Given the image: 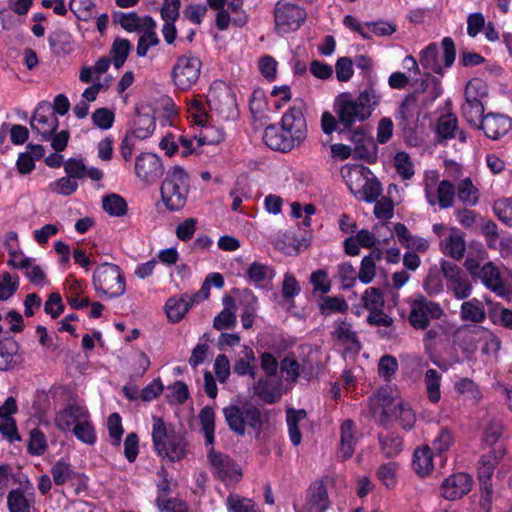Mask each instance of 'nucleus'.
I'll use <instances>...</instances> for the list:
<instances>
[{
	"mask_svg": "<svg viewBox=\"0 0 512 512\" xmlns=\"http://www.w3.org/2000/svg\"><path fill=\"white\" fill-rule=\"evenodd\" d=\"M201 432L207 447V458L212 473L226 485L235 484L242 477L241 468L227 455L216 452L213 448L215 441V412L214 409L206 406L201 409L199 415Z\"/></svg>",
	"mask_w": 512,
	"mask_h": 512,
	"instance_id": "obj_1",
	"label": "nucleus"
},
{
	"mask_svg": "<svg viewBox=\"0 0 512 512\" xmlns=\"http://www.w3.org/2000/svg\"><path fill=\"white\" fill-rule=\"evenodd\" d=\"M380 102V95L369 88L362 91L356 98L349 93L337 96L334 111L340 125L350 129L356 122H363L370 118Z\"/></svg>",
	"mask_w": 512,
	"mask_h": 512,
	"instance_id": "obj_2",
	"label": "nucleus"
},
{
	"mask_svg": "<svg viewBox=\"0 0 512 512\" xmlns=\"http://www.w3.org/2000/svg\"><path fill=\"white\" fill-rule=\"evenodd\" d=\"M152 441L156 453L174 462L186 455L187 443L183 436L168 427L162 418L153 416Z\"/></svg>",
	"mask_w": 512,
	"mask_h": 512,
	"instance_id": "obj_3",
	"label": "nucleus"
},
{
	"mask_svg": "<svg viewBox=\"0 0 512 512\" xmlns=\"http://www.w3.org/2000/svg\"><path fill=\"white\" fill-rule=\"evenodd\" d=\"M190 191L189 176L180 166L170 168L161 184V200L169 211H179L187 203Z\"/></svg>",
	"mask_w": 512,
	"mask_h": 512,
	"instance_id": "obj_4",
	"label": "nucleus"
},
{
	"mask_svg": "<svg viewBox=\"0 0 512 512\" xmlns=\"http://www.w3.org/2000/svg\"><path fill=\"white\" fill-rule=\"evenodd\" d=\"M223 414L229 428L238 435H244L247 429L257 434L261 431V411L252 404H230L223 408Z\"/></svg>",
	"mask_w": 512,
	"mask_h": 512,
	"instance_id": "obj_5",
	"label": "nucleus"
},
{
	"mask_svg": "<svg viewBox=\"0 0 512 512\" xmlns=\"http://www.w3.org/2000/svg\"><path fill=\"white\" fill-rule=\"evenodd\" d=\"M93 286L96 292L108 298L122 296L126 291V281L121 268L113 263H103L93 273Z\"/></svg>",
	"mask_w": 512,
	"mask_h": 512,
	"instance_id": "obj_6",
	"label": "nucleus"
},
{
	"mask_svg": "<svg viewBox=\"0 0 512 512\" xmlns=\"http://www.w3.org/2000/svg\"><path fill=\"white\" fill-rule=\"evenodd\" d=\"M206 103L210 112L222 120L234 119L237 116V103L231 88L224 82H214L207 94Z\"/></svg>",
	"mask_w": 512,
	"mask_h": 512,
	"instance_id": "obj_7",
	"label": "nucleus"
},
{
	"mask_svg": "<svg viewBox=\"0 0 512 512\" xmlns=\"http://www.w3.org/2000/svg\"><path fill=\"white\" fill-rule=\"evenodd\" d=\"M443 56L440 57L439 49L435 43L429 44L420 53V64L424 69L443 75L444 69L452 66L455 60V46L450 37L442 40Z\"/></svg>",
	"mask_w": 512,
	"mask_h": 512,
	"instance_id": "obj_8",
	"label": "nucleus"
},
{
	"mask_svg": "<svg viewBox=\"0 0 512 512\" xmlns=\"http://www.w3.org/2000/svg\"><path fill=\"white\" fill-rule=\"evenodd\" d=\"M487 94L485 84L478 79L469 81L465 88V103L462 105L463 117L471 125L478 126L484 118V106L481 98Z\"/></svg>",
	"mask_w": 512,
	"mask_h": 512,
	"instance_id": "obj_9",
	"label": "nucleus"
},
{
	"mask_svg": "<svg viewBox=\"0 0 512 512\" xmlns=\"http://www.w3.org/2000/svg\"><path fill=\"white\" fill-rule=\"evenodd\" d=\"M202 63L193 55H182L173 65L171 77L180 90L190 89L199 79Z\"/></svg>",
	"mask_w": 512,
	"mask_h": 512,
	"instance_id": "obj_10",
	"label": "nucleus"
},
{
	"mask_svg": "<svg viewBox=\"0 0 512 512\" xmlns=\"http://www.w3.org/2000/svg\"><path fill=\"white\" fill-rule=\"evenodd\" d=\"M306 12L300 6L280 0L274 8L275 29L278 33L296 31L304 23Z\"/></svg>",
	"mask_w": 512,
	"mask_h": 512,
	"instance_id": "obj_11",
	"label": "nucleus"
},
{
	"mask_svg": "<svg viewBox=\"0 0 512 512\" xmlns=\"http://www.w3.org/2000/svg\"><path fill=\"white\" fill-rule=\"evenodd\" d=\"M441 271L446 279L447 290L458 300L468 298L472 294V283L466 273L455 263L442 260Z\"/></svg>",
	"mask_w": 512,
	"mask_h": 512,
	"instance_id": "obj_12",
	"label": "nucleus"
},
{
	"mask_svg": "<svg viewBox=\"0 0 512 512\" xmlns=\"http://www.w3.org/2000/svg\"><path fill=\"white\" fill-rule=\"evenodd\" d=\"M442 315L443 310L437 302L416 295L411 302L409 322L414 328L423 330L431 319H439Z\"/></svg>",
	"mask_w": 512,
	"mask_h": 512,
	"instance_id": "obj_13",
	"label": "nucleus"
},
{
	"mask_svg": "<svg viewBox=\"0 0 512 512\" xmlns=\"http://www.w3.org/2000/svg\"><path fill=\"white\" fill-rule=\"evenodd\" d=\"M30 126L41 141H48L59 126V121L49 103H40L34 111Z\"/></svg>",
	"mask_w": 512,
	"mask_h": 512,
	"instance_id": "obj_14",
	"label": "nucleus"
},
{
	"mask_svg": "<svg viewBox=\"0 0 512 512\" xmlns=\"http://www.w3.org/2000/svg\"><path fill=\"white\" fill-rule=\"evenodd\" d=\"M478 277L482 284L498 297L509 299L511 290L502 277L499 268L493 262H486L479 270Z\"/></svg>",
	"mask_w": 512,
	"mask_h": 512,
	"instance_id": "obj_15",
	"label": "nucleus"
},
{
	"mask_svg": "<svg viewBox=\"0 0 512 512\" xmlns=\"http://www.w3.org/2000/svg\"><path fill=\"white\" fill-rule=\"evenodd\" d=\"M473 486V478L464 472L454 473L443 480L440 494L443 498L454 501L468 494Z\"/></svg>",
	"mask_w": 512,
	"mask_h": 512,
	"instance_id": "obj_16",
	"label": "nucleus"
},
{
	"mask_svg": "<svg viewBox=\"0 0 512 512\" xmlns=\"http://www.w3.org/2000/svg\"><path fill=\"white\" fill-rule=\"evenodd\" d=\"M88 409L79 403H71L60 409L54 418L56 427L63 432H70L83 419H87Z\"/></svg>",
	"mask_w": 512,
	"mask_h": 512,
	"instance_id": "obj_17",
	"label": "nucleus"
},
{
	"mask_svg": "<svg viewBox=\"0 0 512 512\" xmlns=\"http://www.w3.org/2000/svg\"><path fill=\"white\" fill-rule=\"evenodd\" d=\"M7 508L9 512H31L35 504V493L30 482L11 489L7 494Z\"/></svg>",
	"mask_w": 512,
	"mask_h": 512,
	"instance_id": "obj_18",
	"label": "nucleus"
},
{
	"mask_svg": "<svg viewBox=\"0 0 512 512\" xmlns=\"http://www.w3.org/2000/svg\"><path fill=\"white\" fill-rule=\"evenodd\" d=\"M135 174L143 182L152 183L163 174L160 158L152 153H143L136 158Z\"/></svg>",
	"mask_w": 512,
	"mask_h": 512,
	"instance_id": "obj_19",
	"label": "nucleus"
},
{
	"mask_svg": "<svg viewBox=\"0 0 512 512\" xmlns=\"http://www.w3.org/2000/svg\"><path fill=\"white\" fill-rule=\"evenodd\" d=\"M281 127L299 145L307 135V125L303 112L298 107L290 108L282 117Z\"/></svg>",
	"mask_w": 512,
	"mask_h": 512,
	"instance_id": "obj_20",
	"label": "nucleus"
},
{
	"mask_svg": "<svg viewBox=\"0 0 512 512\" xmlns=\"http://www.w3.org/2000/svg\"><path fill=\"white\" fill-rule=\"evenodd\" d=\"M439 246L445 255L461 260L466 251L465 235L460 229L451 227L443 240H440Z\"/></svg>",
	"mask_w": 512,
	"mask_h": 512,
	"instance_id": "obj_21",
	"label": "nucleus"
},
{
	"mask_svg": "<svg viewBox=\"0 0 512 512\" xmlns=\"http://www.w3.org/2000/svg\"><path fill=\"white\" fill-rule=\"evenodd\" d=\"M485 135L493 140H497L506 135L512 128L511 119L498 113H488L484 116L479 126Z\"/></svg>",
	"mask_w": 512,
	"mask_h": 512,
	"instance_id": "obj_22",
	"label": "nucleus"
},
{
	"mask_svg": "<svg viewBox=\"0 0 512 512\" xmlns=\"http://www.w3.org/2000/svg\"><path fill=\"white\" fill-rule=\"evenodd\" d=\"M503 450H493L484 454L480 461L478 467V479L482 489L486 493H491L492 491V475L494 473V469L498 464L499 460L503 457Z\"/></svg>",
	"mask_w": 512,
	"mask_h": 512,
	"instance_id": "obj_23",
	"label": "nucleus"
},
{
	"mask_svg": "<svg viewBox=\"0 0 512 512\" xmlns=\"http://www.w3.org/2000/svg\"><path fill=\"white\" fill-rule=\"evenodd\" d=\"M264 143L272 150L287 152L293 149L297 144L282 127L269 125L263 134Z\"/></svg>",
	"mask_w": 512,
	"mask_h": 512,
	"instance_id": "obj_24",
	"label": "nucleus"
},
{
	"mask_svg": "<svg viewBox=\"0 0 512 512\" xmlns=\"http://www.w3.org/2000/svg\"><path fill=\"white\" fill-rule=\"evenodd\" d=\"M45 149L40 144L29 143L26 151L19 153L16 160V168L19 174L27 175L33 172L36 167L35 161L41 159Z\"/></svg>",
	"mask_w": 512,
	"mask_h": 512,
	"instance_id": "obj_25",
	"label": "nucleus"
},
{
	"mask_svg": "<svg viewBox=\"0 0 512 512\" xmlns=\"http://www.w3.org/2000/svg\"><path fill=\"white\" fill-rule=\"evenodd\" d=\"M359 436L352 420H345L340 426L339 454L343 459L350 458L354 452Z\"/></svg>",
	"mask_w": 512,
	"mask_h": 512,
	"instance_id": "obj_26",
	"label": "nucleus"
},
{
	"mask_svg": "<svg viewBox=\"0 0 512 512\" xmlns=\"http://www.w3.org/2000/svg\"><path fill=\"white\" fill-rule=\"evenodd\" d=\"M196 299L189 294H184L179 298L171 297L167 300L165 309L170 321L179 322L189 311Z\"/></svg>",
	"mask_w": 512,
	"mask_h": 512,
	"instance_id": "obj_27",
	"label": "nucleus"
},
{
	"mask_svg": "<svg viewBox=\"0 0 512 512\" xmlns=\"http://www.w3.org/2000/svg\"><path fill=\"white\" fill-rule=\"evenodd\" d=\"M370 171L368 168L361 165H353L348 167L343 172V177L350 191L357 195L367 185Z\"/></svg>",
	"mask_w": 512,
	"mask_h": 512,
	"instance_id": "obj_28",
	"label": "nucleus"
},
{
	"mask_svg": "<svg viewBox=\"0 0 512 512\" xmlns=\"http://www.w3.org/2000/svg\"><path fill=\"white\" fill-rule=\"evenodd\" d=\"M455 193V186L450 181L443 180L426 200L431 206L439 205L440 208L447 209L453 205Z\"/></svg>",
	"mask_w": 512,
	"mask_h": 512,
	"instance_id": "obj_29",
	"label": "nucleus"
},
{
	"mask_svg": "<svg viewBox=\"0 0 512 512\" xmlns=\"http://www.w3.org/2000/svg\"><path fill=\"white\" fill-rule=\"evenodd\" d=\"M274 276V270L270 266L260 262H253L246 271L248 282L258 288L266 287Z\"/></svg>",
	"mask_w": 512,
	"mask_h": 512,
	"instance_id": "obj_30",
	"label": "nucleus"
},
{
	"mask_svg": "<svg viewBox=\"0 0 512 512\" xmlns=\"http://www.w3.org/2000/svg\"><path fill=\"white\" fill-rule=\"evenodd\" d=\"M333 337L348 352L357 353L360 348V342L356 333L352 330V326L347 322H340L334 332Z\"/></svg>",
	"mask_w": 512,
	"mask_h": 512,
	"instance_id": "obj_31",
	"label": "nucleus"
},
{
	"mask_svg": "<svg viewBox=\"0 0 512 512\" xmlns=\"http://www.w3.org/2000/svg\"><path fill=\"white\" fill-rule=\"evenodd\" d=\"M436 133L439 140H448L458 138L461 142L466 141V136L463 132L458 133V121L453 114H445L439 117L436 125Z\"/></svg>",
	"mask_w": 512,
	"mask_h": 512,
	"instance_id": "obj_32",
	"label": "nucleus"
},
{
	"mask_svg": "<svg viewBox=\"0 0 512 512\" xmlns=\"http://www.w3.org/2000/svg\"><path fill=\"white\" fill-rule=\"evenodd\" d=\"M306 506L309 512H324L329 507V500L325 486L315 483L310 486Z\"/></svg>",
	"mask_w": 512,
	"mask_h": 512,
	"instance_id": "obj_33",
	"label": "nucleus"
},
{
	"mask_svg": "<svg viewBox=\"0 0 512 512\" xmlns=\"http://www.w3.org/2000/svg\"><path fill=\"white\" fill-rule=\"evenodd\" d=\"M394 233L401 245L407 249L425 252L429 248V242L426 239L412 235L402 223H397L394 226Z\"/></svg>",
	"mask_w": 512,
	"mask_h": 512,
	"instance_id": "obj_34",
	"label": "nucleus"
},
{
	"mask_svg": "<svg viewBox=\"0 0 512 512\" xmlns=\"http://www.w3.org/2000/svg\"><path fill=\"white\" fill-rule=\"evenodd\" d=\"M307 413L303 409L289 408L286 411V422L288 426V434L291 443L298 446L301 443L302 435L300 432V424L306 420Z\"/></svg>",
	"mask_w": 512,
	"mask_h": 512,
	"instance_id": "obj_35",
	"label": "nucleus"
},
{
	"mask_svg": "<svg viewBox=\"0 0 512 512\" xmlns=\"http://www.w3.org/2000/svg\"><path fill=\"white\" fill-rule=\"evenodd\" d=\"M458 200L466 206H476L479 202L480 191L471 178L461 179L455 187Z\"/></svg>",
	"mask_w": 512,
	"mask_h": 512,
	"instance_id": "obj_36",
	"label": "nucleus"
},
{
	"mask_svg": "<svg viewBox=\"0 0 512 512\" xmlns=\"http://www.w3.org/2000/svg\"><path fill=\"white\" fill-rule=\"evenodd\" d=\"M118 22L128 32L143 31L146 27L156 26L152 17L145 16L141 18L135 12L120 13Z\"/></svg>",
	"mask_w": 512,
	"mask_h": 512,
	"instance_id": "obj_37",
	"label": "nucleus"
},
{
	"mask_svg": "<svg viewBox=\"0 0 512 512\" xmlns=\"http://www.w3.org/2000/svg\"><path fill=\"white\" fill-rule=\"evenodd\" d=\"M460 318L465 322L481 323L486 318V311L480 300L472 298L461 304Z\"/></svg>",
	"mask_w": 512,
	"mask_h": 512,
	"instance_id": "obj_38",
	"label": "nucleus"
},
{
	"mask_svg": "<svg viewBox=\"0 0 512 512\" xmlns=\"http://www.w3.org/2000/svg\"><path fill=\"white\" fill-rule=\"evenodd\" d=\"M349 139L355 144V151L361 158L370 156L373 140L366 127L360 126L349 132Z\"/></svg>",
	"mask_w": 512,
	"mask_h": 512,
	"instance_id": "obj_39",
	"label": "nucleus"
},
{
	"mask_svg": "<svg viewBox=\"0 0 512 512\" xmlns=\"http://www.w3.org/2000/svg\"><path fill=\"white\" fill-rule=\"evenodd\" d=\"M382 259V252L379 249L373 250L369 255L363 257L360 265L358 279L363 284H369L376 275V265Z\"/></svg>",
	"mask_w": 512,
	"mask_h": 512,
	"instance_id": "obj_40",
	"label": "nucleus"
},
{
	"mask_svg": "<svg viewBox=\"0 0 512 512\" xmlns=\"http://www.w3.org/2000/svg\"><path fill=\"white\" fill-rule=\"evenodd\" d=\"M240 303L243 306V313L241 314L242 326L244 329H250L254 324L258 310V300L251 291L244 290L241 294Z\"/></svg>",
	"mask_w": 512,
	"mask_h": 512,
	"instance_id": "obj_41",
	"label": "nucleus"
},
{
	"mask_svg": "<svg viewBox=\"0 0 512 512\" xmlns=\"http://www.w3.org/2000/svg\"><path fill=\"white\" fill-rule=\"evenodd\" d=\"M433 455L427 445L415 450L413 455V468L418 475L426 476L433 470Z\"/></svg>",
	"mask_w": 512,
	"mask_h": 512,
	"instance_id": "obj_42",
	"label": "nucleus"
},
{
	"mask_svg": "<svg viewBox=\"0 0 512 512\" xmlns=\"http://www.w3.org/2000/svg\"><path fill=\"white\" fill-rule=\"evenodd\" d=\"M442 376L436 369H428L424 374V385L428 400L437 404L441 399Z\"/></svg>",
	"mask_w": 512,
	"mask_h": 512,
	"instance_id": "obj_43",
	"label": "nucleus"
},
{
	"mask_svg": "<svg viewBox=\"0 0 512 512\" xmlns=\"http://www.w3.org/2000/svg\"><path fill=\"white\" fill-rule=\"evenodd\" d=\"M18 344L11 339L0 342V371H6L13 368L18 360L19 356Z\"/></svg>",
	"mask_w": 512,
	"mask_h": 512,
	"instance_id": "obj_44",
	"label": "nucleus"
},
{
	"mask_svg": "<svg viewBox=\"0 0 512 512\" xmlns=\"http://www.w3.org/2000/svg\"><path fill=\"white\" fill-rule=\"evenodd\" d=\"M254 394L265 403H275L281 398L280 388L269 379L260 378L254 385Z\"/></svg>",
	"mask_w": 512,
	"mask_h": 512,
	"instance_id": "obj_45",
	"label": "nucleus"
},
{
	"mask_svg": "<svg viewBox=\"0 0 512 512\" xmlns=\"http://www.w3.org/2000/svg\"><path fill=\"white\" fill-rule=\"evenodd\" d=\"M156 128L155 118L150 114H139L134 121V128L130 132L137 139H147Z\"/></svg>",
	"mask_w": 512,
	"mask_h": 512,
	"instance_id": "obj_46",
	"label": "nucleus"
},
{
	"mask_svg": "<svg viewBox=\"0 0 512 512\" xmlns=\"http://www.w3.org/2000/svg\"><path fill=\"white\" fill-rule=\"evenodd\" d=\"M102 208L110 216L114 217H122L127 213L128 210L125 199L115 193L103 197Z\"/></svg>",
	"mask_w": 512,
	"mask_h": 512,
	"instance_id": "obj_47",
	"label": "nucleus"
},
{
	"mask_svg": "<svg viewBox=\"0 0 512 512\" xmlns=\"http://www.w3.org/2000/svg\"><path fill=\"white\" fill-rule=\"evenodd\" d=\"M131 50V43L124 38H116L110 49L112 63L116 69L121 68Z\"/></svg>",
	"mask_w": 512,
	"mask_h": 512,
	"instance_id": "obj_48",
	"label": "nucleus"
},
{
	"mask_svg": "<svg viewBox=\"0 0 512 512\" xmlns=\"http://www.w3.org/2000/svg\"><path fill=\"white\" fill-rule=\"evenodd\" d=\"M53 482L57 486H62L73 481L78 474L72 469L71 465L59 460L51 468Z\"/></svg>",
	"mask_w": 512,
	"mask_h": 512,
	"instance_id": "obj_49",
	"label": "nucleus"
},
{
	"mask_svg": "<svg viewBox=\"0 0 512 512\" xmlns=\"http://www.w3.org/2000/svg\"><path fill=\"white\" fill-rule=\"evenodd\" d=\"M393 415L398 417L402 427L410 430L416 421V416L408 403L403 402L401 399L394 401Z\"/></svg>",
	"mask_w": 512,
	"mask_h": 512,
	"instance_id": "obj_50",
	"label": "nucleus"
},
{
	"mask_svg": "<svg viewBox=\"0 0 512 512\" xmlns=\"http://www.w3.org/2000/svg\"><path fill=\"white\" fill-rule=\"evenodd\" d=\"M156 26L146 27L138 39L136 54L138 57H145L151 47L157 46L160 42L155 31Z\"/></svg>",
	"mask_w": 512,
	"mask_h": 512,
	"instance_id": "obj_51",
	"label": "nucleus"
},
{
	"mask_svg": "<svg viewBox=\"0 0 512 512\" xmlns=\"http://www.w3.org/2000/svg\"><path fill=\"white\" fill-rule=\"evenodd\" d=\"M75 437L87 445H94L96 442V432L93 423L90 419V414L87 419H83L78 425L71 431Z\"/></svg>",
	"mask_w": 512,
	"mask_h": 512,
	"instance_id": "obj_52",
	"label": "nucleus"
},
{
	"mask_svg": "<svg viewBox=\"0 0 512 512\" xmlns=\"http://www.w3.org/2000/svg\"><path fill=\"white\" fill-rule=\"evenodd\" d=\"M361 300L363 302V306L369 312L384 308V294L379 288L370 287L366 289L362 295Z\"/></svg>",
	"mask_w": 512,
	"mask_h": 512,
	"instance_id": "obj_53",
	"label": "nucleus"
},
{
	"mask_svg": "<svg viewBox=\"0 0 512 512\" xmlns=\"http://www.w3.org/2000/svg\"><path fill=\"white\" fill-rule=\"evenodd\" d=\"M22 271H24L27 279L35 286L44 287L49 283L44 268L37 264L34 258H32Z\"/></svg>",
	"mask_w": 512,
	"mask_h": 512,
	"instance_id": "obj_54",
	"label": "nucleus"
},
{
	"mask_svg": "<svg viewBox=\"0 0 512 512\" xmlns=\"http://www.w3.org/2000/svg\"><path fill=\"white\" fill-rule=\"evenodd\" d=\"M454 387L459 394L465 395L467 399H470L475 403L479 402L482 398L479 386L470 378L459 379L455 383Z\"/></svg>",
	"mask_w": 512,
	"mask_h": 512,
	"instance_id": "obj_55",
	"label": "nucleus"
},
{
	"mask_svg": "<svg viewBox=\"0 0 512 512\" xmlns=\"http://www.w3.org/2000/svg\"><path fill=\"white\" fill-rule=\"evenodd\" d=\"M200 135L198 136L197 146L214 145L222 142L225 138V133L221 127L216 126H203Z\"/></svg>",
	"mask_w": 512,
	"mask_h": 512,
	"instance_id": "obj_56",
	"label": "nucleus"
},
{
	"mask_svg": "<svg viewBox=\"0 0 512 512\" xmlns=\"http://www.w3.org/2000/svg\"><path fill=\"white\" fill-rule=\"evenodd\" d=\"M189 117L197 125L204 126L208 121V113L202 99H192L187 103Z\"/></svg>",
	"mask_w": 512,
	"mask_h": 512,
	"instance_id": "obj_57",
	"label": "nucleus"
},
{
	"mask_svg": "<svg viewBox=\"0 0 512 512\" xmlns=\"http://www.w3.org/2000/svg\"><path fill=\"white\" fill-rule=\"evenodd\" d=\"M394 167L404 180H409L414 175V164L406 152H398L394 157Z\"/></svg>",
	"mask_w": 512,
	"mask_h": 512,
	"instance_id": "obj_58",
	"label": "nucleus"
},
{
	"mask_svg": "<svg viewBox=\"0 0 512 512\" xmlns=\"http://www.w3.org/2000/svg\"><path fill=\"white\" fill-rule=\"evenodd\" d=\"M228 512H258L252 500L236 494H230L226 499Z\"/></svg>",
	"mask_w": 512,
	"mask_h": 512,
	"instance_id": "obj_59",
	"label": "nucleus"
},
{
	"mask_svg": "<svg viewBox=\"0 0 512 512\" xmlns=\"http://www.w3.org/2000/svg\"><path fill=\"white\" fill-rule=\"evenodd\" d=\"M397 470L398 464L396 462L382 464L377 470L378 479L387 488H393L397 483Z\"/></svg>",
	"mask_w": 512,
	"mask_h": 512,
	"instance_id": "obj_60",
	"label": "nucleus"
},
{
	"mask_svg": "<svg viewBox=\"0 0 512 512\" xmlns=\"http://www.w3.org/2000/svg\"><path fill=\"white\" fill-rule=\"evenodd\" d=\"M494 213L498 219L509 227H512V197L502 198L494 202Z\"/></svg>",
	"mask_w": 512,
	"mask_h": 512,
	"instance_id": "obj_61",
	"label": "nucleus"
},
{
	"mask_svg": "<svg viewBox=\"0 0 512 512\" xmlns=\"http://www.w3.org/2000/svg\"><path fill=\"white\" fill-rule=\"evenodd\" d=\"M77 188L78 183L68 176L57 179L49 184L51 192L63 196L73 194Z\"/></svg>",
	"mask_w": 512,
	"mask_h": 512,
	"instance_id": "obj_62",
	"label": "nucleus"
},
{
	"mask_svg": "<svg viewBox=\"0 0 512 512\" xmlns=\"http://www.w3.org/2000/svg\"><path fill=\"white\" fill-rule=\"evenodd\" d=\"M381 449L386 457L398 455L403 448L402 439L399 436L388 434L380 437Z\"/></svg>",
	"mask_w": 512,
	"mask_h": 512,
	"instance_id": "obj_63",
	"label": "nucleus"
},
{
	"mask_svg": "<svg viewBox=\"0 0 512 512\" xmlns=\"http://www.w3.org/2000/svg\"><path fill=\"white\" fill-rule=\"evenodd\" d=\"M423 289L430 296H436L443 291L442 279L436 269H430L423 281Z\"/></svg>",
	"mask_w": 512,
	"mask_h": 512,
	"instance_id": "obj_64",
	"label": "nucleus"
}]
</instances>
